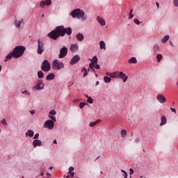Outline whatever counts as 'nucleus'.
I'll return each instance as SVG.
<instances>
[{"label": "nucleus", "mask_w": 178, "mask_h": 178, "mask_svg": "<svg viewBox=\"0 0 178 178\" xmlns=\"http://www.w3.org/2000/svg\"><path fill=\"white\" fill-rule=\"evenodd\" d=\"M65 34L72 35V28H65L64 26H58L56 27V29L49 33L47 37L56 41L58 38L65 37Z\"/></svg>", "instance_id": "nucleus-1"}, {"label": "nucleus", "mask_w": 178, "mask_h": 178, "mask_svg": "<svg viewBox=\"0 0 178 178\" xmlns=\"http://www.w3.org/2000/svg\"><path fill=\"white\" fill-rule=\"evenodd\" d=\"M24 51H26V47L24 46H17L14 48L12 52L8 54L6 56L5 61L8 62L11 58H15V59H18L23 56V54H24Z\"/></svg>", "instance_id": "nucleus-2"}, {"label": "nucleus", "mask_w": 178, "mask_h": 178, "mask_svg": "<svg viewBox=\"0 0 178 178\" xmlns=\"http://www.w3.org/2000/svg\"><path fill=\"white\" fill-rule=\"evenodd\" d=\"M70 16H72L73 19H79L81 20V22H86L88 19L87 15H86L84 10L80 8H76L71 11Z\"/></svg>", "instance_id": "nucleus-3"}, {"label": "nucleus", "mask_w": 178, "mask_h": 178, "mask_svg": "<svg viewBox=\"0 0 178 178\" xmlns=\"http://www.w3.org/2000/svg\"><path fill=\"white\" fill-rule=\"evenodd\" d=\"M110 77H111V79H121L123 83H126V81H127V79H129V76L125 75V74L122 71L112 72Z\"/></svg>", "instance_id": "nucleus-4"}, {"label": "nucleus", "mask_w": 178, "mask_h": 178, "mask_svg": "<svg viewBox=\"0 0 178 178\" xmlns=\"http://www.w3.org/2000/svg\"><path fill=\"white\" fill-rule=\"evenodd\" d=\"M65 67V64L59 60H54L52 62V69L54 70H61Z\"/></svg>", "instance_id": "nucleus-5"}, {"label": "nucleus", "mask_w": 178, "mask_h": 178, "mask_svg": "<svg viewBox=\"0 0 178 178\" xmlns=\"http://www.w3.org/2000/svg\"><path fill=\"white\" fill-rule=\"evenodd\" d=\"M45 43L43 42V40H41L40 39L38 40V50L37 54L38 55H42L44 51H45Z\"/></svg>", "instance_id": "nucleus-6"}, {"label": "nucleus", "mask_w": 178, "mask_h": 178, "mask_svg": "<svg viewBox=\"0 0 178 178\" xmlns=\"http://www.w3.org/2000/svg\"><path fill=\"white\" fill-rule=\"evenodd\" d=\"M45 87V83H44V81L42 80H39L38 83L33 88V91H41L42 90H44Z\"/></svg>", "instance_id": "nucleus-7"}, {"label": "nucleus", "mask_w": 178, "mask_h": 178, "mask_svg": "<svg viewBox=\"0 0 178 178\" xmlns=\"http://www.w3.org/2000/svg\"><path fill=\"white\" fill-rule=\"evenodd\" d=\"M41 69L43 72H49L51 70V63L48 60H44L42 62Z\"/></svg>", "instance_id": "nucleus-8"}, {"label": "nucleus", "mask_w": 178, "mask_h": 178, "mask_svg": "<svg viewBox=\"0 0 178 178\" xmlns=\"http://www.w3.org/2000/svg\"><path fill=\"white\" fill-rule=\"evenodd\" d=\"M22 24H24V19L23 18H15L14 21V26L17 29V30H20L22 29Z\"/></svg>", "instance_id": "nucleus-9"}, {"label": "nucleus", "mask_w": 178, "mask_h": 178, "mask_svg": "<svg viewBox=\"0 0 178 178\" xmlns=\"http://www.w3.org/2000/svg\"><path fill=\"white\" fill-rule=\"evenodd\" d=\"M90 60L91 63L89 65L88 70H92V72H95V70L94 69L95 66V63H98V58L97 56H93L92 59H89Z\"/></svg>", "instance_id": "nucleus-10"}, {"label": "nucleus", "mask_w": 178, "mask_h": 178, "mask_svg": "<svg viewBox=\"0 0 178 178\" xmlns=\"http://www.w3.org/2000/svg\"><path fill=\"white\" fill-rule=\"evenodd\" d=\"M55 127V124L54 123V121L52 120H48L45 121L44 124V127L45 129H49V130H52L54 127Z\"/></svg>", "instance_id": "nucleus-11"}, {"label": "nucleus", "mask_w": 178, "mask_h": 178, "mask_svg": "<svg viewBox=\"0 0 178 178\" xmlns=\"http://www.w3.org/2000/svg\"><path fill=\"white\" fill-rule=\"evenodd\" d=\"M67 55V47H63L60 49V54L58 55L59 59H63Z\"/></svg>", "instance_id": "nucleus-12"}, {"label": "nucleus", "mask_w": 178, "mask_h": 178, "mask_svg": "<svg viewBox=\"0 0 178 178\" xmlns=\"http://www.w3.org/2000/svg\"><path fill=\"white\" fill-rule=\"evenodd\" d=\"M156 99L160 104H165L166 102V97L163 94L157 95Z\"/></svg>", "instance_id": "nucleus-13"}, {"label": "nucleus", "mask_w": 178, "mask_h": 178, "mask_svg": "<svg viewBox=\"0 0 178 178\" xmlns=\"http://www.w3.org/2000/svg\"><path fill=\"white\" fill-rule=\"evenodd\" d=\"M79 60H80V56L75 55L72 57L70 63V65H76V63H77L79 62Z\"/></svg>", "instance_id": "nucleus-14"}, {"label": "nucleus", "mask_w": 178, "mask_h": 178, "mask_svg": "<svg viewBox=\"0 0 178 178\" xmlns=\"http://www.w3.org/2000/svg\"><path fill=\"white\" fill-rule=\"evenodd\" d=\"M52 4V1L51 0H46L45 1H42L40 3V8H45V5L46 6H49L50 5Z\"/></svg>", "instance_id": "nucleus-15"}, {"label": "nucleus", "mask_w": 178, "mask_h": 178, "mask_svg": "<svg viewBox=\"0 0 178 178\" xmlns=\"http://www.w3.org/2000/svg\"><path fill=\"white\" fill-rule=\"evenodd\" d=\"M33 148H37V147H41L42 145V142L38 139H35L33 141Z\"/></svg>", "instance_id": "nucleus-16"}, {"label": "nucleus", "mask_w": 178, "mask_h": 178, "mask_svg": "<svg viewBox=\"0 0 178 178\" xmlns=\"http://www.w3.org/2000/svg\"><path fill=\"white\" fill-rule=\"evenodd\" d=\"M97 21L102 26H106V21H105V19H104V18H102V17L97 16Z\"/></svg>", "instance_id": "nucleus-17"}, {"label": "nucleus", "mask_w": 178, "mask_h": 178, "mask_svg": "<svg viewBox=\"0 0 178 178\" xmlns=\"http://www.w3.org/2000/svg\"><path fill=\"white\" fill-rule=\"evenodd\" d=\"M73 170H74V168L70 167L69 171L67 172L68 175L66 177V178L74 177V172H73Z\"/></svg>", "instance_id": "nucleus-18"}, {"label": "nucleus", "mask_w": 178, "mask_h": 178, "mask_svg": "<svg viewBox=\"0 0 178 178\" xmlns=\"http://www.w3.org/2000/svg\"><path fill=\"white\" fill-rule=\"evenodd\" d=\"M70 51L71 52H77L79 51V44L77 43L71 44Z\"/></svg>", "instance_id": "nucleus-19"}, {"label": "nucleus", "mask_w": 178, "mask_h": 178, "mask_svg": "<svg viewBox=\"0 0 178 178\" xmlns=\"http://www.w3.org/2000/svg\"><path fill=\"white\" fill-rule=\"evenodd\" d=\"M99 47L100 49H102L103 51H106V44H105V42L104 40H101L99 42Z\"/></svg>", "instance_id": "nucleus-20"}, {"label": "nucleus", "mask_w": 178, "mask_h": 178, "mask_svg": "<svg viewBox=\"0 0 178 178\" xmlns=\"http://www.w3.org/2000/svg\"><path fill=\"white\" fill-rule=\"evenodd\" d=\"M76 38L78 41H83L84 35L83 33H79L76 35Z\"/></svg>", "instance_id": "nucleus-21"}, {"label": "nucleus", "mask_w": 178, "mask_h": 178, "mask_svg": "<svg viewBox=\"0 0 178 178\" xmlns=\"http://www.w3.org/2000/svg\"><path fill=\"white\" fill-rule=\"evenodd\" d=\"M54 79H55V74H54V73H50V74H47V76H46V80L47 81L54 80Z\"/></svg>", "instance_id": "nucleus-22"}, {"label": "nucleus", "mask_w": 178, "mask_h": 178, "mask_svg": "<svg viewBox=\"0 0 178 178\" xmlns=\"http://www.w3.org/2000/svg\"><path fill=\"white\" fill-rule=\"evenodd\" d=\"M34 136V131L31 130V129H29L26 132V137H33Z\"/></svg>", "instance_id": "nucleus-23"}, {"label": "nucleus", "mask_w": 178, "mask_h": 178, "mask_svg": "<svg viewBox=\"0 0 178 178\" xmlns=\"http://www.w3.org/2000/svg\"><path fill=\"white\" fill-rule=\"evenodd\" d=\"M169 38H170V36L169 35H165L162 39H161V42L163 44H166L168 41H169Z\"/></svg>", "instance_id": "nucleus-24"}, {"label": "nucleus", "mask_w": 178, "mask_h": 178, "mask_svg": "<svg viewBox=\"0 0 178 178\" xmlns=\"http://www.w3.org/2000/svg\"><path fill=\"white\" fill-rule=\"evenodd\" d=\"M121 138H126L127 137V131L125 129H122L120 131Z\"/></svg>", "instance_id": "nucleus-25"}, {"label": "nucleus", "mask_w": 178, "mask_h": 178, "mask_svg": "<svg viewBox=\"0 0 178 178\" xmlns=\"http://www.w3.org/2000/svg\"><path fill=\"white\" fill-rule=\"evenodd\" d=\"M166 122H167L166 117L162 116L161 118L160 126H165V124H166Z\"/></svg>", "instance_id": "nucleus-26"}, {"label": "nucleus", "mask_w": 178, "mask_h": 178, "mask_svg": "<svg viewBox=\"0 0 178 178\" xmlns=\"http://www.w3.org/2000/svg\"><path fill=\"white\" fill-rule=\"evenodd\" d=\"M99 122H101L100 120H97L95 121V122H90L89 126H90V127H94V126L98 124V123H99Z\"/></svg>", "instance_id": "nucleus-27"}, {"label": "nucleus", "mask_w": 178, "mask_h": 178, "mask_svg": "<svg viewBox=\"0 0 178 178\" xmlns=\"http://www.w3.org/2000/svg\"><path fill=\"white\" fill-rule=\"evenodd\" d=\"M128 63H137V58L136 57H131L129 60Z\"/></svg>", "instance_id": "nucleus-28"}, {"label": "nucleus", "mask_w": 178, "mask_h": 178, "mask_svg": "<svg viewBox=\"0 0 178 178\" xmlns=\"http://www.w3.org/2000/svg\"><path fill=\"white\" fill-rule=\"evenodd\" d=\"M159 51V46H158V44H154V47H153L154 54H156V52H158Z\"/></svg>", "instance_id": "nucleus-29"}, {"label": "nucleus", "mask_w": 178, "mask_h": 178, "mask_svg": "<svg viewBox=\"0 0 178 178\" xmlns=\"http://www.w3.org/2000/svg\"><path fill=\"white\" fill-rule=\"evenodd\" d=\"M38 79H42L44 77V72L40 70L38 72Z\"/></svg>", "instance_id": "nucleus-30"}, {"label": "nucleus", "mask_w": 178, "mask_h": 178, "mask_svg": "<svg viewBox=\"0 0 178 178\" xmlns=\"http://www.w3.org/2000/svg\"><path fill=\"white\" fill-rule=\"evenodd\" d=\"M163 56H162V54H157L156 56V59H157V62L159 63L161 62V60H162Z\"/></svg>", "instance_id": "nucleus-31"}, {"label": "nucleus", "mask_w": 178, "mask_h": 178, "mask_svg": "<svg viewBox=\"0 0 178 178\" xmlns=\"http://www.w3.org/2000/svg\"><path fill=\"white\" fill-rule=\"evenodd\" d=\"M104 80L105 83H111V81H112V79L109 78L108 76H104Z\"/></svg>", "instance_id": "nucleus-32"}, {"label": "nucleus", "mask_w": 178, "mask_h": 178, "mask_svg": "<svg viewBox=\"0 0 178 178\" xmlns=\"http://www.w3.org/2000/svg\"><path fill=\"white\" fill-rule=\"evenodd\" d=\"M48 117L49 118V119H51L53 122H56V117H55V115L49 113Z\"/></svg>", "instance_id": "nucleus-33"}, {"label": "nucleus", "mask_w": 178, "mask_h": 178, "mask_svg": "<svg viewBox=\"0 0 178 178\" xmlns=\"http://www.w3.org/2000/svg\"><path fill=\"white\" fill-rule=\"evenodd\" d=\"M22 94H23L24 95H29V96H30L31 95V93H30V92L29 91V90H24V91H22Z\"/></svg>", "instance_id": "nucleus-34"}, {"label": "nucleus", "mask_w": 178, "mask_h": 178, "mask_svg": "<svg viewBox=\"0 0 178 178\" xmlns=\"http://www.w3.org/2000/svg\"><path fill=\"white\" fill-rule=\"evenodd\" d=\"M81 72H84L83 77H86V76H88V72H87V69L86 68H83L81 70Z\"/></svg>", "instance_id": "nucleus-35"}, {"label": "nucleus", "mask_w": 178, "mask_h": 178, "mask_svg": "<svg viewBox=\"0 0 178 178\" xmlns=\"http://www.w3.org/2000/svg\"><path fill=\"white\" fill-rule=\"evenodd\" d=\"M1 123L3 124V126H8V122H6V120L3 118L1 121Z\"/></svg>", "instance_id": "nucleus-36"}, {"label": "nucleus", "mask_w": 178, "mask_h": 178, "mask_svg": "<svg viewBox=\"0 0 178 178\" xmlns=\"http://www.w3.org/2000/svg\"><path fill=\"white\" fill-rule=\"evenodd\" d=\"M134 23H135V24H136L137 26H140L141 22H140V20H138V19H134Z\"/></svg>", "instance_id": "nucleus-37"}, {"label": "nucleus", "mask_w": 178, "mask_h": 178, "mask_svg": "<svg viewBox=\"0 0 178 178\" xmlns=\"http://www.w3.org/2000/svg\"><path fill=\"white\" fill-rule=\"evenodd\" d=\"M86 105H87V104L84 103V102H81L79 104V108L80 109H83V108H84V106H86Z\"/></svg>", "instance_id": "nucleus-38"}, {"label": "nucleus", "mask_w": 178, "mask_h": 178, "mask_svg": "<svg viewBox=\"0 0 178 178\" xmlns=\"http://www.w3.org/2000/svg\"><path fill=\"white\" fill-rule=\"evenodd\" d=\"M87 101L89 104H94V99L91 97H88Z\"/></svg>", "instance_id": "nucleus-39"}, {"label": "nucleus", "mask_w": 178, "mask_h": 178, "mask_svg": "<svg viewBox=\"0 0 178 178\" xmlns=\"http://www.w3.org/2000/svg\"><path fill=\"white\" fill-rule=\"evenodd\" d=\"M49 115H53L55 116V115H56V111L55 110H51L49 113Z\"/></svg>", "instance_id": "nucleus-40"}, {"label": "nucleus", "mask_w": 178, "mask_h": 178, "mask_svg": "<svg viewBox=\"0 0 178 178\" xmlns=\"http://www.w3.org/2000/svg\"><path fill=\"white\" fill-rule=\"evenodd\" d=\"M173 3L175 8H178V0H173Z\"/></svg>", "instance_id": "nucleus-41"}, {"label": "nucleus", "mask_w": 178, "mask_h": 178, "mask_svg": "<svg viewBox=\"0 0 178 178\" xmlns=\"http://www.w3.org/2000/svg\"><path fill=\"white\" fill-rule=\"evenodd\" d=\"M121 172L124 173V177L127 178V172L124 171V170H121Z\"/></svg>", "instance_id": "nucleus-42"}, {"label": "nucleus", "mask_w": 178, "mask_h": 178, "mask_svg": "<svg viewBox=\"0 0 178 178\" xmlns=\"http://www.w3.org/2000/svg\"><path fill=\"white\" fill-rule=\"evenodd\" d=\"M40 137V134H35L34 137L33 138V140H37Z\"/></svg>", "instance_id": "nucleus-43"}, {"label": "nucleus", "mask_w": 178, "mask_h": 178, "mask_svg": "<svg viewBox=\"0 0 178 178\" xmlns=\"http://www.w3.org/2000/svg\"><path fill=\"white\" fill-rule=\"evenodd\" d=\"M98 63L95 64V69H101V66H99V65L97 64Z\"/></svg>", "instance_id": "nucleus-44"}, {"label": "nucleus", "mask_w": 178, "mask_h": 178, "mask_svg": "<svg viewBox=\"0 0 178 178\" xmlns=\"http://www.w3.org/2000/svg\"><path fill=\"white\" fill-rule=\"evenodd\" d=\"M129 172H130L129 175H133L134 173V170H133V168H130L129 169Z\"/></svg>", "instance_id": "nucleus-45"}, {"label": "nucleus", "mask_w": 178, "mask_h": 178, "mask_svg": "<svg viewBox=\"0 0 178 178\" xmlns=\"http://www.w3.org/2000/svg\"><path fill=\"white\" fill-rule=\"evenodd\" d=\"M133 17H134V14H129V19L131 20V19H133Z\"/></svg>", "instance_id": "nucleus-46"}, {"label": "nucleus", "mask_w": 178, "mask_h": 178, "mask_svg": "<svg viewBox=\"0 0 178 178\" xmlns=\"http://www.w3.org/2000/svg\"><path fill=\"white\" fill-rule=\"evenodd\" d=\"M29 113H31V115H34V113H35V110H31L29 111Z\"/></svg>", "instance_id": "nucleus-47"}, {"label": "nucleus", "mask_w": 178, "mask_h": 178, "mask_svg": "<svg viewBox=\"0 0 178 178\" xmlns=\"http://www.w3.org/2000/svg\"><path fill=\"white\" fill-rule=\"evenodd\" d=\"M170 109H171V112L176 113V108H170Z\"/></svg>", "instance_id": "nucleus-48"}, {"label": "nucleus", "mask_w": 178, "mask_h": 178, "mask_svg": "<svg viewBox=\"0 0 178 178\" xmlns=\"http://www.w3.org/2000/svg\"><path fill=\"white\" fill-rule=\"evenodd\" d=\"M47 177L51 178V173L47 172Z\"/></svg>", "instance_id": "nucleus-49"}, {"label": "nucleus", "mask_w": 178, "mask_h": 178, "mask_svg": "<svg viewBox=\"0 0 178 178\" xmlns=\"http://www.w3.org/2000/svg\"><path fill=\"white\" fill-rule=\"evenodd\" d=\"M157 9H159V3L156 2Z\"/></svg>", "instance_id": "nucleus-50"}, {"label": "nucleus", "mask_w": 178, "mask_h": 178, "mask_svg": "<svg viewBox=\"0 0 178 178\" xmlns=\"http://www.w3.org/2000/svg\"><path fill=\"white\" fill-rule=\"evenodd\" d=\"M135 143H140V138H136L135 140Z\"/></svg>", "instance_id": "nucleus-51"}, {"label": "nucleus", "mask_w": 178, "mask_h": 178, "mask_svg": "<svg viewBox=\"0 0 178 178\" xmlns=\"http://www.w3.org/2000/svg\"><path fill=\"white\" fill-rule=\"evenodd\" d=\"M106 76H109L111 77V74H112V73L106 72Z\"/></svg>", "instance_id": "nucleus-52"}, {"label": "nucleus", "mask_w": 178, "mask_h": 178, "mask_svg": "<svg viewBox=\"0 0 178 178\" xmlns=\"http://www.w3.org/2000/svg\"><path fill=\"white\" fill-rule=\"evenodd\" d=\"M170 45L171 47H175V45L173 44V42L172 41L170 42Z\"/></svg>", "instance_id": "nucleus-53"}, {"label": "nucleus", "mask_w": 178, "mask_h": 178, "mask_svg": "<svg viewBox=\"0 0 178 178\" xmlns=\"http://www.w3.org/2000/svg\"><path fill=\"white\" fill-rule=\"evenodd\" d=\"M53 144H58V142L56 141V140H54L53 141Z\"/></svg>", "instance_id": "nucleus-54"}, {"label": "nucleus", "mask_w": 178, "mask_h": 178, "mask_svg": "<svg viewBox=\"0 0 178 178\" xmlns=\"http://www.w3.org/2000/svg\"><path fill=\"white\" fill-rule=\"evenodd\" d=\"M129 14H133V8H131L129 11Z\"/></svg>", "instance_id": "nucleus-55"}, {"label": "nucleus", "mask_w": 178, "mask_h": 178, "mask_svg": "<svg viewBox=\"0 0 178 178\" xmlns=\"http://www.w3.org/2000/svg\"><path fill=\"white\" fill-rule=\"evenodd\" d=\"M96 86H99V81H97L96 82Z\"/></svg>", "instance_id": "nucleus-56"}, {"label": "nucleus", "mask_w": 178, "mask_h": 178, "mask_svg": "<svg viewBox=\"0 0 178 178\" xmlns=\"http://www.w3.org/2000/svg\"><path fill=\"white\" fill-rule=\"evenodd\" d=\"M2 71V65H0V72Z\"/></svg>", "instance_id": "nucleus-57"}, {"label": "nucleus", "mask_w": 178, "mask_h": 178, "mask_svg": "<svg viewBox=\"0 0 178 178\" xmlns=\"http://www.w3.org/2000/svg\"><path fill=\"white\" fill-rule=\"evenodd\" d=\"M40 176H44V172H41Z\"/></svg>", "instance_id": "nucleus-58"}, {"label": "nucleus", "mask_w": 178, "mask_h": 178, "mask_svg": "<svg viewBox=\"0 0 178 178\" xmlns=\"http://www.w3.org/2000/svg\"><path fill=\"white\" fill-rule=\"evenodd\" d=\"M86 98H90V97L88 95H86Z\"/></svg>", "instance_id": "nucleus-59"}, {"label": "nucleus", "mask_w": 178, "mask_h": 178, "mask_svg": "<svg viewBox=\"0 0 178 178\" xmlns=\"http://www.w3.org/2000/svg\"><path fill=\"white\" fill-rule=\"evenodd\" d=\"M49 169L50 170H52V169H54V167H50Z\"/></svg>", "instance_id": "nucleus-60"}, {"label": "nucleus", "mask_w": 178, "mask_h": 178, "mask_svg": "<svg viewBox=\"0 0 178 178\" xmlns=\"http://www.w3.org/2000/svg\"><path fill=\"white\" fill-rule=\"evenodd\" d=\"M101 175H102V173H104L102 171L100 172Z\"/></svg>", "instance_id": "nucleus-61"}, {"label": "nucleus", "mask_w": 178, "mask_h": 178, "mask_svg": "<svg viewBox=\"0 0 178 178\" xmlns=\"http://www.w3.org/2000/svg\"><path fill=\"white\" fill-rule=\"evenodd\" d=\"M177 86H178V81L177 82Z\"/></svg>", "instance_id": "nucleus-62"}, {"label": "nucleus", "mask_w": 178, "mask_h": 178, "mask_svg": "<svg viewBox=\"0 0 178 178\" xmlns=\"http://www.w3.org/2000/svg\"><path fill=\"white\" fill-rule=\"evenodd\" d=\"M42 17H44V15H42Z\"/></svg>", "instance_id": "nucleus-63"}, {"label": "nucleus", "mask_w": 178, "mask_h": 178, "mask_svg": "<svg viewBox=\"0 0 178 178\" xmlns=\"http://www.w3.org/2000/svg\"><path fill=\"white\" fill-rule=\"evenodd\" d=\"M143 176L140 177V178H143Z\"/></svg>", "instance_id": "nucleus-64"}]
</instances>
